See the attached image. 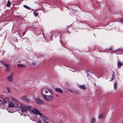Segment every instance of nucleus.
Here are the masks:
<instances>
[{
  "label": "nucleus",
  "mask_w": 123,
  "mask_h": 123,
  "mask_svg": "<svg viewBox=\"0 0 123 123\" xmlns=\"http://www.w3.org/2000/svg\"><path fill=\"white\" fill-rule=\"evenodd\" d=\"M42 96L47 101H50L54 99V96L53 94L49 95L43 94Z\"/></svg>",
  "instance_id": "1"
},
{
  "label": "nucleus",
  "mask_w": 123,
  "mask_h": 123,
  "mask_svg": "<svg viewBox=\"0 0 123 123\" xmlns=\"http://www.w3.org/2000/svg\"><path fill=\"white\" fill-rule=\"evenodd\" d=\"M32 108L31 106H26L23 105L21 109V111L23 112H26L27 111H30Z\"/></svg>",
  "instance_id": "2"
},
{
  "label": "nucleus",
  "mask_w": 123,
  "mask_h": 123,
  "mask_svg": "<svg viewBox=\"0 0 123 123\" xmlns=\"http://www.w3.org/2000/svg\"><path fill=\"white\" fill-rule=\"evenodd\" d=\"M31 112L34 114L36 115V117L37 118V119L38 118H37V117H38V116H39V117L41 118L43 116L42 115V114L40 113L38 110L36 109H35L33 110H31Z\"/></svg>",
  "instance_id": "3"
},
{
  "label": "nucleus",
  "mask_w": 123,
  "mask_h": 123,
  "mask_svg": "<svg viewBox=\"0 0 123 123\" xmlns=\"http://www.w3.org/2000/svg\"><path fill=\"white\" fill-rule=\"evenodd\" d=\"M41 119L43 121V123H53L52 121L46 117L43 116Z\"/></svg>",
  "instance_id": "4"
},
{
  "label": "nucleus",
  "mask_w": 123,
  "mask_h": 123,
  "mask_svg": "<svg viewBox=\"0 0 123 123\" xmlns=\"http://www.w3.org/2000/svg\"><path fill=\"white\" fill-rule=\"evenodd\" d=\"M35 100V102L40 105L43 104L44 103L43 101L42 100L39 99V98H37L33 99Z\"/></svg>",
  "instance_id": "5"
},
{
  "label": "nucleus",
  "mask_w": 123,
  "mask_h": 123,
  "mask_svg": "<svg viewBox=\"0 0 123 123\" xmlns=\"http://www.w3.org/2000/svg\"><path fill=\"white\" fill-rule=\"evenodd\" d=\"M27 63L26 61H25L23 62V64L20 63L17 65V67L19 68H24L25 67V65Z\"/></svg>",
  "instance_id": "6"
},
{
  "label": "nucleus",
  "mask_w": 123,
  "mask_h": 123,
  "mask_svg": "<svg viewBox=\"0 0 123 123\" xmlns=\"http://www.w3.org/2000/svg\"><path fill=\"white\" fill-rule=\"evenodd\" d=\"M44 92L46 94H47L49 92L51 95L53 94V91L52 89H44Z\"/></svg>",
  "instance_id": "7"
},
{
  "label": "nucleus",
  "mask_w": 123,
  "mask_h": 123,
  "mask_svg": "<svg viewBox=\"0 0 123 123\" xmlns=\"http://www.w3.org/2000/svg\"><path fill=\"white\" fill-rule=\"evenodd\" d=\"M6 80L10 82H12L13 80V76L12 75H11L10 76L7 77L6 78Z\"/></svg>",
  "instance_id": "8"
},
{
  "label": "nucleus",
  "mask_w": 123,
  "mask_h": 123,
  "mask_svg": "<svg viewBox=\"0 0 123 123\" xmlns=\"http://www.w3.org/2000/svg\"><path fill=\"white\" fill-rule=\"evenodd\" d=\"M9 101V100L8 98H5L3 99H2V102L1 104L4 105L6 103H7Z\"/></svg>",
  "instance_id": "9"
},
{
  "label": "nucleus",
  "mask_w": 123,
  "mask_h": 123,
  "mask_svg": "<svg viewBox=\"0 0 123 123\" xmlns=\"http://www.w3.org/2000/svg\"><path fill=\"white\" fill-rule=\"evenodd\" d=\"M1 62L2 64L5 67V68H6V70L7 71H9L10 69V68L9 67L8 65L7 64L4 62Z\"/></svg>",
  "instance_id": "10"
},
{
  "label": "nucleus",
  "mask_w": 123,
  "mask_h": 123,
  "mask_svg": "<svg viewBox=\"0 0 123 123\" xmlns=\"http://www.w3.org/2000/svg\"><path fill=\"white\" fill-rule=\"evenodd\" d=\"M21 99L22 100L26 102H28L30 101V99L25 96H23L22 97Z\"/></svg>",
  "instance_id": "11"
},
{
  "label": "nucleus",
  "mask_w": 123,
  "mask_h": 123,
  "mask_svg": "<svg viewBox=\"0 0 123 123\" xmlns=\"http://www.w3.org/2000/svg\"><path fill=\"white\" fill-rule=\"evenodd\" d=\"M15 104L12 102H10L8 106L9 107L13 108L15 106Z\"/></svg>",
  "instance_id": "12"
},
{
  "label": "nucleus",
  "mask_w": 123,
  "mask_h": 123,
  "mask_svg": "<svg viewBox=\"0 0 123 123\" xmlns=\"http://www.w3.org/2000/svg\"><path fill=\"white\" fill-rule=\"evenodd\" d=\"M55 91L57 92L62 93H63V91L61 89L59 88H57L55 89Z\"/></svg>",
  "instance_id": "13"
},
{
  "label": "nucleus",
  "mask_w": 123,
  "mask_h": 123,
  "mask_svg": "<svg viewBox=\"0 0 123 123\" xmlns=\"http://www.w3.org/2000/svg\"><path fill=\"white\" fill-rule=\"evenodd\" d=\"M10 108L9 107V108H8L6 109L9 112L11 113L14 112V110Z\"/></svg>",
  "instance_id": "14"
},
{
  "label": "nucleus",
  "mask_w": 123,
  "mask_h": 123,
  "mask_svg": "<svg viewBox=\"0 0 123 123\" xmlns=\"http://www.w3.org/2000/svg\"><path fill=\"white\" fill-rule=\"evenodd\" d=\"M79 87L83 90H85L86 89V87L84 85L79 86Z\"/></svg>",
  "instance_id": "15"
},
{
  "label": "nucleus",
  "mask_w": 123,
  "mask_h": 123,
  "mask_svg": "<svg viewBox=\"0 0 123 123\" xmlns=\"http://www.w3.org/2000/svg\"><path fill=\"white\" fill-rule=\"evenodd\" d=\"M96 119L94 117L92 118L90 123H94L95 122Z\"/></svg>",
  "instance_id": "16"
},
{
  "label": "nucleus",
  "mask_w": 123,
  "mask_h": 123,
  "mask_svg": "<svg viewBox=\"0 0 123 123\" xmlns=\"http://www.w3.org/2000/svg\"><path fill=\"white\" fill-rule=\"evenodd\" d=\"M15 33L17 34V35L18 34L19 36L20 37H22L25 34L26 32H24L23 33V35L22 36L18 32H16Z\"/></svg>",
  "instance_id": "17"
},
{
  "label": "nucleus",
  "mask_w": 123,
  "mask_h": 123,
  "mask_svg": "<svg viewBox=\"0 0 123 123\" xmlns=\"http://www.w3.org/2000/svg\"><path fill=\"white\" fill-rule=\"evenodd\" d=\"M123 65V63L122 62H118L117 63V66L118 67H119Z\"/></svg>",
  "instance_id": "18"
},
{
  "label": "nucleus",
  "mask_w": 123,
  "mask_h": 123,
  "mask_svg": "<svg viewBox=\"0 0 123 123\" xmlns=\"http://www.w3.org/2000/svg\"><path fill=\"white\" fill-rule=\"evenodd\" d=\"M23 105H22L21 104H18L17 105V107L19 108H22V107L23 106Z\"/></svg>",
  "instance_id": "19"
},
{
  "label": "nucleus",
  "mask_w": 123,
  "mask_h": 123,
  "mask_svg": "<svg viewBox=\"0 0 123 123\" xmlns=\"http://www.w3.org/2000/svg\"><path fill=\"white\" fill-rule=\"evenodd\" d=\"M25 61L23 60L20 59L18 60L17 61V62L19 63H23V62H24Z\"/></svg>",
  "instance_id": "20"
},
{
  "label": "nucleus",
  "mask_w": 123,
  "mask_h": 123,
  "mask_svg": "<svg viewBox=\"0 0 123 123\" xmlns=\"http://www.w3.org/2000/svg\"><path fill=\"white\" fill-rule=\"evenodd\" d=\"M103 117V115L102 114H100L99 115L98 118L99 119H101Z\"/></svg>",
  "instance_id": "21"
},
{
  "label": "nucleus",
  "mask_w": 123,
  "mask_h": 123,
  "mask_svg": "<svg viewBox=\"0 0 123 123\" xmlns=\"http://www.w3.org/2000/svg\"><path fill=\"white\" fill-rule=\"evenodd\" d=\"M114 88L115 90L117 88V82H115L114 84Z\"/></svg>",
  "instance_id": "22"
},
{
  "label": "nucleus",
  "mask_w": 123,
  "mask_h": 123,
  "mask_svg": "<svg viewBox=\"0 0 123 123\" xmlns=\"http://www.w3.org/2000/svg\"><path fill=\"white\" fill-rule=\"evenodd\" d=\"M11 4V3L10 2L9 0H8V2L7 3V6L8 7H10V5Z\"/></svg>",
  "instance_id": "23"
},
{
  "label": "nucleus",
  "mask_w": 123,
  "mask_h": 123,
  "mask_svg": "<svg viewBox=\"0 0 123 123\" xmlns=\"http://www.w3.org/2000/svg\"><path fill=\"white\" fill-rule=\"evenodd\" d=\"M23 7H24L26 9H28L29 10H30V8L28 6H27L26 5H24L23 6Z\"/></svg>",
  "instance_id": "24"
},
{
  "label": "nucleus",
  "mask_w": 123,
  "mask_h": 123,
  "mask_svg": "<svg viewBox=\"0 0 123 123\" xmlns=\"http://www.w3.org/2000/svg\"><path fill=\"white\" fill-rule=\"evenodd\" d=\"M33 14L36 17H37L38 15V13L36 12H34Z\"/></svg>",
  "instance_id": "25"
},
{
  "label": "nucleus",
  "mask_w": 123,
  "mask_h": 123,
  "mask_svg": "<svg viewBox=\"0 0 123 123\" xmlns=\"http://www.w3.org/2000/svg\"><path fill=\"white\" fill-rule=\"evenodd\" d=\"M41 118L40 117L39 118V121H38V122H37L36 123H41L42 121L41 120Z\"/></svg>",
  "instance_id": "26"
},
{
  "label": "nucleus",
  "mask_w": 123,
  "mask_h": 123,
  "mask_svg": "<svg viewBox=\"0 0 123 123\" xmlns=\"http://www.w3.org/2000/svg\"><path fill=\"white\" fill-rule=\"evenodd\" d=\"M12 100H14L16 102H17L18 101V100L17 99H16L14 98H12Z\"/></svg>",
  "instance_id": "27"
},
{
  "label": "nucleus",
  "mask_w": 123,
  "mask_h": 123,
  "mask_svg": "<svg viewBox=\"0 0 123 123\" xmlns=\"http://www.w3.org/2000/svg\"><path fill=\"white\" fill-rule=\"evenodd\" d=\"M7 90L8 92H10V89L9 88L7 87Z\"/></svg>",
  "instance_id": "28"
},
{
  "label": "nucleus",
  "mask_w": 123,
  "mask_h": 123,
  "mask_svg": "<svg viewBox=\"0 0 123 123\" xmlns=\"http://www.w3.org/2000/svg\"><path fill=\"white\" fill-rule=\"evenodd\" d=\"M120 23H123V19H121L119 21Z\"/></svg>",
  "instance_id": "29"
},
{
  "label": "nucleus",
  "mask_w": 123,
  "mask_h": 123,
  "mask_svg": "<svg viewBox=\"0 0 123 123\" xmlns=\"http://www.w3.org/2000/svg\"><path fill=\"white\" fill-rule=\"evenodd\" d=\"M112 79L111 80V81H111L113 79H114L115 77L113 75H112Z\"/></svg>",
  "instance_id": "30"
},
{
  "label": "nucleus",
  "mask_w": 123,
  "mask_h": 123,
  "mask_svg": "<svg viewBox=\"0 0 123 123\" xmlns=\"http://www.w3.org/2000/svg\"><path fill=\"white\" fill-rule=\"evenodd\" d=\"M2 98H1V99H0V104H1V103L2 102Z\"/></svg>",
  "instance_id": "31"
},
{
  "label": "nucleus",
  "mask_w": 123,
  "mask_h": 123,
  "mask_svg": "<svg viewBox=\"0 0 123 123\" xmlns=\"http://www.w3.org/2000/svg\"><path fill=\"white\" fill-rule=\"evenodd\" d=\"M83 25H85L86 26L87 25V24H86L85 23L83 24Z\"/></svg>",
  "instance_id": "32"
},
{
  "label": "nucleus",
  "mask_w": 123,
  "mask_h": 123,
  "mask_svg": "<svg viewBox=\"0 0 123 123\" xmlns=\"http://www.w3.org/2000/svg\"><path fill=\"white\" fill-rule=\"evenodd\" d=\"M70 6L69 7V6H67V8H68L69 9H70Z\"/></svg>",
  "instance_id": "33"
},
{
  "label": "nucleus",
  "mask_w": 123,
  "mask_h": 123,
  "mask_svg": "<svg viewBox=\"0 0 123 123\" xmlns=\"http://www.w3.org/2000/svg\"><path fill=\"white\" fill-rule=\"evenodd\" d=\"M55 96H56L57 97H59V95H55Z\"/></svg>",
  "instance_id": "34"
},
{
  "label": "nucleus",
  "mask_w": 123,
  "mask_h": 123,
  "mask_svg": "<svg viewBox=\"0 0 123 123\" xmlns=\"http://www.w3.org/2000/svg\"><path fill=\"white\" fill-rule=\"evenodd\" d=\"M44 42H46H46H49V41H46V39H45V41H44Z\"/></svg>",
  "instance_id": "35"
},
{
  "label": "nucleus",
  "mask_w": 123,
  "mask_h": 123,
  "mask_svg": "<svg viewBox=\"0 0 123 123\" xmlns=\"http://www.w3.org/2000/svg\"><path fill=\"white\" fill-rule=\"evenodd\" d=\"M72 71L73 72H75V70H72Z\"/></svg>",
  "instance_id": "36"
},
{
  "label": "nucleus",
  "mask_w": 123,
  "mask_h": 123,
  "mask_svg": "<svg viewBox=\"0 0 123 123\" xmlns=\"http://www.w3.org/2000/svg\"><path fill=\"white\" fill-rule=\"evenodd\" d=\"M41 33V32H40L39 33L38 35H39L40 33Z\"/></svg>",
  "instance_id": "37"
},
{
  "label": "nucleus",
  "mask_w": 123,
  "mask_h": 123,
  "mask_svg": "<svg viewBox=\"0 0 123 123\" xmlns=\"http://www.w3.org/2000/svg\"><path fill=\"white\" fill-rule=\"evenodd\" d=\"M99 51V52H102V51Z\"/></svg>",
  "instance_id": "38"
},
{
  "label": "nucleus",
  "mask_w": 123,
  "mask_h": 123,
  "mask_svg": "<svg viewBox=\"0 0 123 123\" xmlns=\"http://www.w3.org/2000/svg\"><path fill=\"white\" fill-rule=\"evenodd\" d=\"M120 49H118V50H119Z\"/></svg>",
  "instance_id": "39"
},
{
  "label": "nucleus",
  "mask_w": 123,
  "mask_h": 123,
  "mask_svg": "<svg viewBox=\"0 0 123 123\" xmlns=\"http://www.w3.org/2000/svg\"><path fill=\"white\" fill-rule=\"evenodd\" d=\"M33 64H35L34 63H33Z\"/></svg>",
  "instance_id": "40"
},
{
  "label": "nucleus",
  "mask_w": 123,
  "mask_h": 123,
  "mask_svg": "<svg viewBox=\"0 0 123 123\" xmlns=\"http://www.w3.org/2000/svg\"><path fill=\"white\" fill-rule=\"evenodd\" d=\"M87 76H88V74H87Z\"/></svg>",
  "instance_id": "41"
},
{
  "label": "nucleus",
  "mask_w": 123,
  "mask_h": 123,
  "mask_svg": "<svg viewBox=\"0 0 123 123\" xmlns=\"http://www.w3.org/2000/svg\"><path fill=\"white\" fill-rule=\"evenodd\" d=\"M16 40L17 41V39H16Z\"/></svg>",
  "instance_id": "42"
},
{
  "label": "nucleus",
  "mask_w": 123,
  "mask_h": 123,
  "mask_svg": "<svg viewBox=\"0 0 123 123\" xmlns=\"http://www.w3.org/2000/svg\"><path fill=\"white\" fill-rule=\"evenodd\" d=\"M72 13H73V12H72Z\"/></svg>",
  "instance_id": "43"
},
{
  "label": "nucleus",
  "mask_w": 123,
  "mask_h": 123,
  "mask_svg": "<svg viewBox=\"0 0 123 123\" xmlns=\"http://www.w3.org/2000/svg\"><path fill=\"white\" fill-rule=\"evenodd\" d=\"M94 35H95V34H94Z\"/></svg>",
  "instance_id": "44"
}]
</instances>
